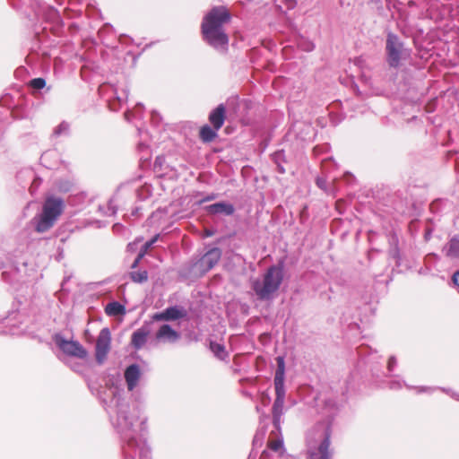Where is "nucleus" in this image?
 I'll use <instances>...</instances> for the list:
<instances>
[{
    "instance_id": "obj_21",
    "label": "nucleus",
    "mask_w": 459,
    "mask_h": 459,
    "mask_svg": "<svg viewBox=\"0 0 459 459\" xmlns=\"http://www.w3.org/2000/svg\"><path fill=\"white\" fill-rule=\"evenodd\" d=\"M130 278L134 282L142 283L148 280V273L147 271L132 272Z\"/></svg>"
},
{
    "instance_id": "obj_1",
    "label": "nucleus",
    "mask_w": 459,
    "mask_h": 459,
    "mask_svg": "<svg viewBox=\"0 0 459 459\" xmlns=\"http://www.w3.org/2000/svg\"><path fill=\"white\" fill-rule=\"evenodd\" d=\"M282 278L281 268L271 266L264 274L263 282L258 280L254 281L253 290L260 299H268L279 289Z\"/></svg>"
},
{
    "instance_id": "obj_23",
    "label": "nucleus",
    "mask_w": 459,
    "mask_h": 459,
    "mask_svg": "<svg viewBox=\"0 0 459 459\" xmlns=\"http://www.w3.org/2000/svg\"><path fill=\"white\" fill-rule=\"evenodd\" d=\"M30 86L36 90H41L46 86V81L43 78H34L30 82Z\"/></svg>"
},
{
    "instance_id": "obj_24",
    "label": "nucleus",
    "mask_w": 459,
    "mask_h": 459,
    "mask_svg": "<svg viewBox=\"0 0 459 459\" xmlns=\"http://www.w3.org/2000/svg\"><path fill=\"white\" fill-rule=\"evenodd\" d=\"M159 235L154 236L150 241H147L142 247L140 253H143V255L147 253L148 249L158 240Z\"/></svg>"
},
{
    "instance_id": "obj_17",
    "label": "nucleus",
    "mask_w": 459,
    "mask_h": 459,
    "mask_svg": "<svg viewBox=\"0 0 459 459\" xmlns=\"http://www.w3.org/2000/svg\"><path fill=\"white\" fill-rule=\"evenodd\" d=\"M444 252L450 258H459V238H451L444 247Z\"/></svg>"
},
{
    "instance_id": "obj_12",
    "label": "nucleus",
    "mask_w": 459,
    "mask_h": 459,
    "mask_svg": "<svg viewBox=\"0 0 459 459\" xmlns=\"http://www.w3.org/2000/svg\"><path fill=\"white\" fill-rule=\"evenodd\" d=\"M221 257V250L218 247H213L207 251L201 259V264L206 270L212 269Z\"/></svg>"
},
{
    "instance_id": "obj_4",
    "label": "nucleus",
    "mask_w": 459,
    "mask_h": 459,
    "mask_svg": "<svg viewBox=\"0 0 459 459\" xmlns=\"http://www.w3.org/2000/svg\"><path fill=\"white\" fill-rule=\"evenodd\" d=\"M230 13L224 6L213 7L204 18L201 29L224 30L223 25L230 22Z\"/></svg>"
},
{
    "instance_id": "obj_10",
    "label": "nucleus",
    "mask_w": 459,
    "mask_h": 459,
    "mask_svg": "<svg viewBox=\"0 0 459 459\" xmlns=\"http://www.w3.org/2000/svg\"><path fill=\"white\" fill-rule=\"evenodd\" d=\"M330 446H331V435L327 431L325 433V436L318 447L316 449L309 448L307 452V458L312 459V455H315L316 459H330L331 458V452H330Z\"/></svg>"
},
{
    "instance_id": "obj_20",
    "label": "nucleus",
    "mask_w": 459,
    "mask_h": 459,
    "mask_svg": "<svg viewBox=\"0 0 459 459\" xmlns=\"http://www.w3.org/2000/svg\"><path fill=\"white\" fill-rule=\"evenodd\" d=\"M210 349L213 352V354L220 359H225L228 357V352L225 350V346L223 344L211 342Z\"/></svg>"
},
{
    "instance_id": "obj_19",
    "label": "nucleus",
    "mask_w": 459,
    "mask_h": 459,
    "mask_svg": "<svg viewBox=\"0 0 459 459\" xmlns=\"http://www.w3.org/2000/svg\"><path fill=\"white\" fill-rule=\"evenodd\" d=\"M105 312L108 316L123 315L126 312L125 307L118 302H111L106 306Z\"/></svg>"
},
{
    "instance_id": "obj_22",
    "label": "nucleus",
    "mask_w": 459,
    "mask_h": 459,
    "mask_svg": "<svg viewBox=\"0 0 459 459\" xmlns=\"http://www.w3.org/2000/svg\"><path fill=\"white\" fill-rule=\"evenodd\" d=\"M267 446L268 448H270L271 450L274 451V452H277L279 451L281 448H282L283 446V441L281 438H274V439H272L271 437L269 438L268 442H267Z\"/></svg>"
},
{
    "instance_id": "obj_7",
    "label": "nucleus",
    "mask_w": 459,
    "mask_h": 459,
    "mask_svg": "<svg viewBox=\"0 0 459 459\" xmlns=\"http://www.w3.org/2000/svg\"><path fill=\"white\" fill-rule=\"evenodd\" d=\"M111 342V334L108 328L105 327L100 330L95 348V356L98 363L101 364L105 360L109 350Z\"/></svg>"
},
{
    "instance_id": "obj_31",
    "label": "nucleus",
    "mask_w": 459,
    "mask_h": 459,
    "mask_svg": "<svg viewBox=\"0 0 459 459\" xmlns=\"http://www.w3.org/2000/svg\"><path fill=\"white\" fill-rule=\"evenodd\" d=\"M312 456H313V457H312V459H316V458L315 457V455H312Z\"/></svg>"
},
{
    "instance_id": "obj_11",
    "label": "nucleus",
    "mask_w": 459,
    "mask_h": 459,
    "mask_svg": "<svg viewBox=\"0 0 459 459\" xmlns=\"http://www.w3.org/2000/svg\"><path fill=\"white\" fill-rule=\"evenodd\" d=\"M185 315V312L177 307H170L160 313L154 314L152 318L155 321H169L182 318Z\"/></svg>"
},
{
    "instance_id": "obj_27",
    "label": "nucleus",
    "mask_w": 459,
    "mask_h": 459,
    "mask_svg": "<svg viewBox=\"0 0 459 459\" xmlns=\"http://www.w3.org/2000/svg\"><path fill=\"white\" fill-rule=\"evenodd\" d=\"M213 234H214V231L208 230V229L204 230V237H212Z\"/></svg>"
},
{
    "instance_id": "obj_18",
    "label": "nucleus",
    "mask_w": 459,
    "mask_h": 459,
    "mask_svg": "<svg viewBox=\"0 0 459 459\" xmlns=\"http://www.w3.org/2000/svg\"><path fill=\"white\" fill-rule=\"evenodd\" d=\"M278 368L274 377V386L284 387V359L281 357L277 358Z\"/></svg>"
},
{
    "instance_id": "obj_9",
    "label": "nucleus",
    "mask_w": 459,
    "mask_h": 459,
    "mask_svg": "<svg viewBox=\"0 0 459 459\" xmlns=\"http://www.w3.org/2000/svg\"><path fill=\"white\" fill-rule=\"evenodd\" d=\"M274 387L276 397L273 405V425L276 427V429H280L281 417L283 413L284 407L285 390L284 387Z\"/></svg>"
},
{
    "instance_id": "obj_15",
    "label": "nucleus",
    "mask_w": 459,
    "mask_h": 459,
    "mask_svg": "<svg viewBox=\"0 0 459 459\" xmlns=\"http://www.w3.org/2000/svg\"><path fill=\"white\" fill-rule=\"evenodd\" d=\"M156 338L158 340H168L169 342H175L179 338V334L171 328L169 325H163L156 333Z\"/></svg>"
},
{
    "instance_id": "obj_29",
    "label": "nucleus",
    "mask_w": 459,
    "mask_h": 459,
    "mask_svg": "<svg viewBox=\"0 0 459 459\" xmlns=\"http://www.w3.org/2000/svg\"><path fill=\"white\" fill-rule=\"evenodd\" d=\"M388 365H389V366L394 365V362L389 361V362H388Z\"/></svg>"
},
{
    "instance_id": "obj_30",
    "label": "nucleus",
    "mask_w": 459,
    "mask_h": 459,
    "mask_svg": "<svg viewBox=\"0 0 459 459\" xmlns=\"http://www.w3.org/2000/svg\"><path fill=\"white\" fill-rule=\"evenodd\" d=\"M388 365H389V366L394 365V362L389 361V362H388Z\"/></svg>"
},
{
    "instance_id": "obj_14",
    "label": "nucleus",
    "mask_w": 459,
    "mask_h": 459,
    "mask_svg": "<svg viewBox=\"0 0 459 459\" xmlns=\"http://www.w3.org/2000/svg\"><path fill=\"white\" fill-rule=\"evenodd\" d=\"M207 212L210 214L222 213L225 215H232L235 212V208L231 204L229 203H216L206 207Z\"/></svg>"
},
{
    "instance_id": "obj_5",
    "label": "nucleus",
    "mask_w": 459,
    "mask_h": 459,
    "mask_svg": "<svg viewBox=\"0 0 459 459\" xmlns=\"http://www.w3.org/2000/svg\"><path fill=\"white\" fill-rule=\"evenodd\" d=\"M204 39L216 50L226 53L229 46V37L225 30L201 29Z\"/></svg>"
},
{
    "instance_id": "obj_8",
    "label": "nucleus",
    "mask_w": 459,
    "mask_h": 459,
    "mask_svg": "<svg viewBox=\"0 0 459 459\" xmlns=\"http://www.w3.org/2000/svg\"><path fill=\"white\" fill-rule=\"evenodd\" d=\"M56 343L60 350L68 356L78 359H85L88 356L87 351L77 341H67L63 338L56 340Z\"/></svg>"
},
{
    "instance_id": "obj_2",
    "label": "nucleus",
    "mask_w": 459,
    "mask_h": 459,
    "mask_svg": "<svg viewBox=\"0 0 459 459\" xmlns=\"http://www.w3.org/2000/svg\"><path fill=\"white\" fill-rule=\"evenodd\" d=\"M64 209V204L61 198L48 197L46 199L42 213L36 225V231L39 233L46 232L51 229L57 218L62 214Z\"/></svg>"
},
{
    "instance_id": "obj_26",
    "label": "nucleus",
    "mask_w": 459,
    "mask_h": 459,
    "mask_svg": "<svg viewBox=\"0 0 459 459\" xmlns=\"http://www.w3.org/2000/svg\"><path fill=\"white\" fill-rule=\"evenodd\" d=\"M452 280L454 284L459 287V271L454 273Z\"/></svg>"
},
{
    "instance_id": "obj_13",
    "label": "nucleus",
    "mask_w": 459,
    "mask_h": 459,
    "mask_svg": "<svg viewBox=\"0 0 459 459\" xmlns=\"http://www.w3.org/2000/svg\"><path fill=\"white\" fill-rule=\"evenodd\" d=\"M140 369L135 364L130 365L125 371V379L127 384L128 390H133L139 380Z\"/></svg>"
},
{
    "instance_id": "obj_25",
    "label": "nucleus",
    "mask_w": 459,
    "mask_h": 459,
    "mask_svg": "<svg viewBox=\"0 0 459 459\" xmlns=\"http://www.w3.org/2000/svg\"><path fill=\"white\" fill-rule=\"evenodd\" d=\"M143 256H144V255H143V253H139V254H138V255H137V257L135 258V260H134V262L133 263V264H132V266H131V267H132V268H135V267H137L138 264L140 263V261L143 259Z\"/></svg>"
},
{
    "instance_id": "obj_16",
    "label": "nucleus",
    "mask_w": 459,
    "mask_h": 459,
    "mask_svg": "<svg viewBox=\"0 0 459 459\" xmlns=\"http://www.w3.org/2000/svg\"><path fill=\"white\" fill-rule=\"evenodd\" d=\"M148 335H149V331L147 329L140 328V329L136 330L132 334V339H131L132 345L135 349L142 348L145 344Z\"/></svg>"
},
{
    "instance_id": "obj_6",
    "label": "nucleus",
    "mask_w": 459,
    "mask_h": 459,
    "mask_svg": "<svg viewBox=\"0 0 459 459\" xmlns=\"http://www.w3.org/2000/svg\"><path fill=\"white\" fill-rule=\"evenodd\" d=\"M387 63L392 67H397L400 64L403 45L397 36L389 33L386 39Z\"/></svg>"
},
{
    "instance_id": "obj_28",
    "label": "nucleus",
    "mask_w": 459,
    "mask_h": 459,
    "mask_svg": "<svg viewBox=\"0 0 459 459\" xmlns=\"http://www.w3.org/2000/svg\"><path fill=\"white\" fill-rule=\"evenodd\" d=\"M316 183H317V186H320L321 188L324 187V182L321 179H317Z\"/></svg>"
},
{
    "instance_id": "obj_3",
    "label": "nucleus",
    "mask_w": 459,
    "mask_h": 459,
    "mask_svg": "<svg viewBox=\"0 0 459 459\" xmlns=\"http://www.w3.org/2000/svg\"><path fill=\"white\" fill-rule=\"evenodd\" d=\"M209 122L212 126H203L199 130V138L203 143L213 142L218 136V131L222 127L226 119V108L223 104L218 105L209 115Z\"/></svg>"
}]
</instances>
